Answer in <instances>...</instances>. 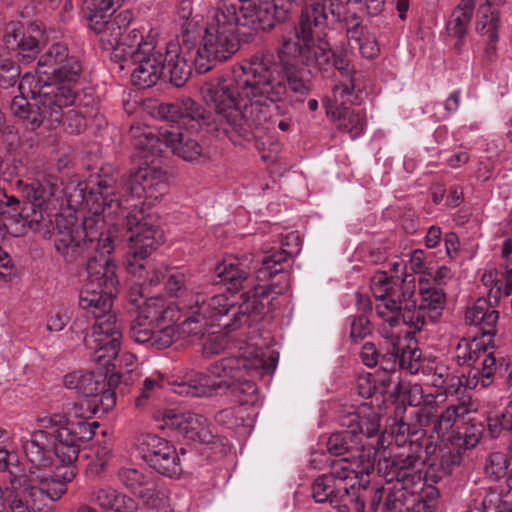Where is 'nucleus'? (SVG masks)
<instances>
[{"mask_svg":"<svg viewBox=\"0 0 512 512\" xmlns=\"http://www.w3.org/2000/svg\"><path fill=\"white\" fill-rule=\"evenodd\" d=\"M99 409L98 404H96V400L85 398L79 402L73 404L72 408L68 412L67 419L73 421H85L88 422L87 419H90L97 413Z\"/></svg>","mask_w":512,"mask_h":512,"instance_id":"6e6d98bb","label":"nucleus"},{"mask_svg":"<svg viewBox=\"0 0 512 512\" xmlns=\"http://www.w3.org/2000/svg\"><path fill=\"white\" fill-rule=\"evenodd\" d=\"M387 352L379 357L378 364L381 369L386 372H395L396 368L399 367L398 353L395 351L390 344V340H387Z\"/></svg>","mask_w":512,"mask_h":512,"instance_id":"774afa93","label":"nucleus"},{"mask_svg":"<svg viewBox=\"0 0 512 512\" xmlns=\"http://www.w3.org/2000/svg\"><path fill=\"white\" fill-rule=\"evenodd\" d=\"M389 329L391 328L388 324H383L381 333L387 340H390L393 349L397 351L399 368L406 370L410 374L418 373L421 368L422 353L418 349L416 342L408 339L410 332H407L406 336L401 338Z\"/></svg>","mask_w":512,"mask_h":512,"instance_id":"72a5a7b5","label":"nucleus"},{"mask_svg":"<svg viewBox=\"0 0 512 512\" xmlns=\"http://www.w3.org/2000/svg\"><path fill=\"white\" fill-rule=\"evenodd\" d=\"M505 259L504 271L501 275L500 284H498L499 288L496 290L491 288L488 293V298H493L495 304L498 303L501 296L508 297L512 294V257Z\"/></svg>","mask_w":512,"mask_h":512,"instance_id":"4d7b16f0","label":"nucleus"},{"mask_svg":"<svg viewBox=\"0 0 512 512\" xmlns=\"http://www.w3.org/2000/svg\"><path fill=\"white\" fill-rule=\"evenodd\" d=\"M475 4L476 0H460L446 23L448 35L457 38L454 48L458 53L461 52L464 45V39L468 33Z\"/></svg>","mask_w":512,"mask_h":512,"instance_id":"4c0bfd02","label":"nucleus"},{"mask_svg":"<svg viewBox=\"0 0 512 512\" xmlns=\"http://www.w3.org/2000/svg\"><path fill=\"white\" fill-rule=\"evenodd\" d=\"M30 209L31 212L23 218L24 225L40 233L43 237L49 236L52 227L51 211L56 210V207L33 206L30 203Z\"/></svg>","mask_w":512,"mask_h":512,"instance_id":"09e8293b","label":"nucleus"},{"mask_svg":"<svg viewBox=\"0 0 512 512\" xmlns=\"http://www.w3.org/2000/svg\"><path fill=\"white\" fill-rule=\"evenodd\" d=\"M194 45L195 41L189 43L188 47L171 41L164 47L165 70L170 75V81L177 87L183 86L191 76L194 56H187Z\"/></svg>","mask_w":512,"mask_h":512,"instance_id":"c85d7f7f","label":"nucleus"},{"mask_svg":"<svg viewBox=\"0 0 512 512\" xmlns=\"http://www.w3.org/2000/svg\"><path fill=\"white\" fill-rule=\"evenodd\" d=\"M362 75L341 78L339 84L333 88L335 107H347V104H359L360 94L363 90Z\"/></svg>","mask_w":512,"mask_h":512,"instance_id":"de8ad7c7","label":"nucleus"},{"mask_svg":"<svg viewBox=\"0 0 512 512\" xmlns=\"http://www.w3.org/2000/svg\"><path fill=\"white\" fill-rule=\"evenodd\" d=\"M300 244L299 235L292 232L282 239V247L271 248L265 251V255L262 258V266L257 271V278L263 280L283 273V264L287 263L293 254L299 253Z\"/></svg>","mask_w":512,"mask_h":512,"instance_id":"c756f323","label":"nucleus"},{"mask_svg":"<svg viewBox=\"0 0 512 512\" xmlns=\"http://www.w3.org/2000/svg\"><path fill=\"white\" fill-rule=\"evenodd\" d=\"M374 456L375 451L362 450V453L357 455L334 460L330 464V473L327 476H331L332 481L344 482L357 480L363 474L369 475L374 470Z\"/></svg>","mask_w":512,"mask_h":512,"instance_id":"2f4dec72","label":"nucleus"},{"mask_svg":"<svg viewBox=\"0 0 512 512\" xmlns=\"http://www.w3.org/2000/svg\"><path fill=\"white\" fill-rule=\"evenodd\" d=\"M508 468V461L505 454L493 452L489 455L485 465L486 474L494 476L496 479L503 477Z\"/></svg>","mask_w":512,"mask_h":512,"instance_id":"052dcab7","label":"nucleus"},{"mask_svg":"<svg viewBox=\"0 0 512 512\" xmlns=\"http://www.w3.org/2000/svg\"><path fill=\"white\" fill-rule=\"evenodd\" d=\"M359 47L361 55L367 59H373L379 54V47L376 38L373 35L360 34V39L354 40Z\"/></svg>","mask_w":512,"mask_h":512,"instance_id":"680f3d73","label":"nucleus"},{"mask_svg":"<svg viewBox=\"0 0 512 512\" xmlns=\"http://www.w3.org/2000/svg\"><path fill=\"white\" fill-rule=\"evenodd\" d=\"M26 195L33 206H54L58 192H60L57 179L53 176H44L42 180H36L25 185Z\"/></svg>","mask_w":512,"mask_h":512,"instance_id":"a18cd8bd","label":"nucleus"},{"mask_svg":"<svg viewBox=\"0 0 512 512\" xmlns=\"http://www.w3.org/2000/svg\"><path fill=\"white\" fill-rule=\"evenodd\" d=\"M137 450L141 458L157 473L178 478L182 472L179 454L174 445L154 434H144L138 438Z\"/></svg>","mask_w":512,"mask_h":512,"instance_id":"412c9836","label":"nucleus"},{"mask_svg":"<svg viewBox=\"0 0 512 512\" xmlns=\"http://www.w3.org/2000/svg\"><path fill=\"white\" fill-rule=\"evenodd\" d=\"M426 499L418 495L409 486L396 482L387 486L386 498L382 504V512H411V507Z\"/></svg>","mask_w":512,"mask_h":512,"instance_id":"ea45409f","label":"nucleus"},{"mask_svg":"<svg viewBox=\"0 0 512 512\" xmlns=\"http://www.w3.org/2000/svg\"><path fill=\"white\" fill-rule=\"evenodd\" d=\"M455 358L459 365H483L485 375L489 376L496 369L493 339L463 338L456 347Z\"/></svg>","mask_w":512,"mask_h":512,"instance_id":"a878e982","label":"nucleus"},{"mask_svg":"<svg viewBox=\"0 0 512 512\" xmlns=\"http://www.w3.org/2000/svg\"><path fill=\"white\" fill-rule=\"evenodd\" d=\"M328 11V4L307 3L294 27L295 38L283 37L277 59L271 53L253 55L257 64L254 75L272 105L285 101L293 104L292 98L303 102L310 94L311 82L303 78L302 66L324 71L334 68L341 78L361 74L351 67L346 51H333L326 42L315 43V36L327 26Z\"/></svg>","mask_w":512,"mask_h":512,"instance_id":"f03ea898","label":"nucleus"},{"mask_svg":"<svg viewBox=\"0 0 512 512\" xmlns=\"http://www.w3.org/2000/svg\"><path fill=\"white\" fill-rule=\"evenodd\" d=\"M31 94L30 99L16 96L11 102L13 114L31 126L39 128L46 124L49 128L59 125L65 114V108L74 104L76 93L73 86L61 82H35V77L24 75L19 88Z\"/></svg>","mask_w":512,"mask_h":512,"instance_id":"423d86ee","label":"nucleus"},{"mask_svg":"<svg viewBox=\"0 0 512 512\" xmlns=\"http://www.w3.org/2000/svg\"><path fill=\"white\" fill-rule=\"evenodd\" d=\"M445 447L440 448V459L438 462L432 457L436 451V446L429 442L425 445V453L430 455L426 461L431 467H437L440 477L450 475L456 466L462 462L463 451L456 445L449 444L448 441H443Z\"/></svg>","mask_w":512,"mask_h":512,"instance_id":"c03bdc74","label":"nucleus"},{"mask_svg":"<svg viewBox=\"0 0 512 512\" xmlns=\"http://www.w3.org/2000/svg\"><path fill=\"white\" fill-rule=\"evenodd\" d=\"M139 127H132L131 133L134 138V146L139 150H150L158 141H162L170 148L174 155L187 162H199L206 156L203 146L193 136L194 132L184 131L180 127L171 126L161 129L156 137L151 132L138 134Z\"/></svg>","mask_w":512,"mask_h":512,"instance_id":"dca6fc26","label":"nucleus"},{"mask_svg":"<svg viewBox=\"0 0 512 512\" xmlns=\"http://www.w3.org/2000/svg\"><path fill=\"white\" fill-rule=\"evenodd\" d=\"M326 113L338 130L349 133L353 139L363 134L366 119L360 112H356L348 107L330 106L327 108Z\"/></svg>","mask_w":512,"mask_h":512,"instance_id":"37998d69","label":"nucleus"},{"mask_svg":"<svg viewBox=\"0 0 512 512\" xmlns=\"http://www.w3.org/2000/svg\"><path fill=\"white\" fill-rule=\"evenodd\" d=\"M117 189V180L110 174H104L91 176L88 182L77 184L68 194L71 207H82L89 212L80 226L87 246L96 242L94 249L103 253L114 251L112 232L105 218L116 216L121 210Z\"/></svg>","mask_w":512,"mask_h":512,"instance_id":"20e7f679","label":"nucleus"},{"mask_svg":"<svg viewBox=\"0 0 512 512\" xmlns=\"http://www.w3.org/2000/svg\"><path fill=\"white\" fill-rule=\"evenodd\" d=\"M105 371L99 372H82L74 371L65 375L64 385L69 389H76L79 393L87 398H98V395L105 387L108 386Z\"/></svg>","mask_w":512,"mask_h":512,"instance_id":"58836bf2","label":"nucleus"},{"mask_svg":"<svg viewBox=\"0 0 512 512\" xmlns=\"http://www.w3.org/2000/svg\"><path fill=\"white\" fill-rule=\"evenodd\" d=\"M423 443L419 439L411 440L407 451L394 453L389 457L383 456L378 461V472L389 483L401 482L410 488L421 480L420 464Z\"/></svg>","mask_w":512,"mask_h":512,"instance_id":"6ab92c4d","label":"nucleus"},{"mask_svg":"<svg viewBox=\"0 0 512 512\" xmlns=\"http://www.w3.org/2000/svg\"><path fill=\"white\" fill-rule=\"evenodd\" d=\"M41 429L50 441L47 449L51 458L49 473L53 481H61L65 492L67 483L77 475L73 463L78 459L80 446L88 442L99 428L98 422L73 421L63 414H54L38 419Z\"/></svg>","mask_w":512,"mask_h":512,"instance_id":"39448f33","label":"nucleus"},{"mask_svg":"<svg viewBox=\"0 0 512 512\" xmlns=\"http://www.w3.org/2000/svg\"><path fill=\"white\" fill-rule=\"evenodd\" d=\"M155 327L136 317L131 323L130 336L136 343L161 350L171 346L183 334L181 324L179 326L166 325L158 331H154Z\"/></svg>","mask_w":512,"mask_h":512,"instance_id":"bb28decb","label":"nucleus"},{"mask_svg":"<svg viewBox=\"0 0 512 512\" xmlns=\"http://www.w3.org/2000/svg\"><path fill=\"white\" fill-rule=\"evenodd\" d=\"M238 3L218 0L209 11L201 47L194 55V67L199 74L212 69L216 61H225L239 49Z\"/></svg>","mask_w":512,"mask_h":512,"instance_id":"0eeeda50","label":"nucleus"},{"mask_svg":"<svg viewBox=\"0 0 512 512\" xmlns=\"http://www.w3.org/2000/svg\"><path fill=\"white\" fill-rule=\"evenodd\" d=\"M496 305L493 298H478L466 309L465 320L478 329L480 338L493 339L497 333L499 312L495 309Z\"/></svg>","mask_w":512,"mask_h":512,"instance_id":"473e14b6","label":"nucleus"},{"mask_svg":"<svg viewBox=\"0 0 512 512\" xmlns=\"http://www.w3.org/2000/svg\"><path fill=\"white\" fill-rule=\"evenodd\" d=\"M238 3L239 29H246L243 34L258 31H269L275 21H284L287 16H281L272 2L257 3L255 0H236Z\"/></svg>","mask_w":512,"mask_h":512,"instance_id":"b1692460","label":"nucleus"},{"mask_svg":"<svg viewBox=\"0 0 512 512\" xmlns=\"http://www.w3.org/2000/svg\"><path fill=\"white\" fill-rule=\"evenodd\" d=\"M251 271V260L247 256H228L215 266L214 274L228 291L237 293L249 287Z\"/></svg>","mask_w":512,"mask_h":512,"instance_id":"cd10ccee","label":"nucleus"},{"mask_svg":"<svg viewBox=\"0 0 512 512\" xmlns=\"http://www.w3.org/2000/svg\"><path fill=\"white\" fill-rule=\"evenodd\" d=\"M290 290V277L283 273L281 279L269 285H256L242 295V302L234 315L233 321L226 324L231 330L242 326L250 327L259 320L260 316L270 311V305L275 299L271 295H281Z\"/></svg>","mask_w":512,"mask_h":512,"instance_id":"f3484780","label":"nucleus"},{"mask_svg":"<svg viewBox=\"0 0 512 512\" xmlns=\"http://www.w3.org/2000/svg\"><path fill=\"white\" fill-rule=\"evenodd\" d=\"M125 0H84V8L88 11L89 27L96 33L105 50H112L111 59L114 61L126 60L124 44L126 34L134 27H130L132 14L129 10L121 11L111 17L108 12L119 8Z\"/></svg>","mask_w":512,"mask_h":512,"instance_id":"1a4fd4ad","label":"nucleus"},{"mask_svg":"<svg viewBox=\"0 0 512 512\" xmlns=\"http://www.w3.org/2000/svg\"><path fill=\"white\" fill-rule=\"evenodd\" d=\"M488 432L492 438H498L502 432L512 431V392L501 413H489L487 416Z\"/></svg>","mask_w":512,"mask_h":512,"instance_id":"8fccbe9b","label":"nucleus"},{"mask_svg":"<svg viewBox=\"0 0 512 512\" xmlns=\"http://www.w3.org/2000/svg\"><path fill=\"white\" fill-rule=\"evenodd\" d=\"M81 72L80 61L69 56L67 46L55 43L39 58L35 82H61L73 86Z\"/></svg>","mask_w":512,"mask_h":512,"instance_id":"aec40b11","label":"nucleus"},{"mask_svg":"<svg viewBox=\"0 0 512 512\" xmlns=\"http://www.w3.org/2000/svg\"><path fill=\"white\" fill-rule=\"evenodd\" d=\"M423 443L419 439L411 440L407 451L394 453L389 457L383 456L378 461V472L389 483L401 482L410 488L421 480L420 464Z\"/></svg>","mask_w":512,"mask_h":512,"instance_id":"a211bd4d","label":"nucleus"},{"mask_svg":"<svg viewBox=\"0 0 512 512\" xmlns=\"http://www.w3.org/2000/svg\"><path fill=\"white\" fill-rule=\"evenodd\" d=\"M181 317L180 308L176 305L166 304L160 297L148 299L139 310L137 318L146 323H151L162 328L166 325H174Z\"/></svg>","mask_w":512,"mask_h":512,"instance_id":"c9c22d12","label":"nucleus"},{"mask_svg":"<svg viewBox=\"0 0 512 512\" xmlns=\"http://www.w3.org/2000/svg\"><path fill=\"white\" fill-rule=\"evenodd\" d=\"M117 475L123 486L142 499L150 509L165 511L168 508L167 493L157 488L150 473L135 467H123Z\"/></svg>","mask_w":512,"mask_h":512,"instance_id":"5701e85b","label":"nucleus"},{"mask_svg":"<svg viewBox=\"0 0 512 512\" xmlns=\"http://www.w3.org/2000/svg\"><path fill=\"white\" fill-rule=\"evenodd\" d=\"M161 388V381L156 378L147 377L143 382V387L139 396L135 400L137 408H142L146 405L147 400L154 395V393Z\"/></svg>","mask_w":512,"mask_h":512,"instance_id":"e2e57ef3","label":"nucleus"},{"mask_svg":"<svg viewBox=\"0 0 512 512\" xmlns=\"http://www.w3.org/2000/svg\"><path fill=\"white\" fill-rule=\"evenodd\" d=\"M166 288L171 296L182 297L186 291V275L182 272L172 273L166 283Z\"/></svg>","mask_w":512,"mask_h":512,"instance_id":"69168bd1","label":"nucleus"},{"mask_svg":"<svg viewBox=\"0 0 512 512\" xmlns=\"http://www.w3.org/2000/svg\"><path fill=\"white\" fill-rule=\"evenodd\" d=\"M99 256L90 257L87 265V281L79 295L81 308H91L98 304L104 311L112 308L113 297L117 293L118 278L112 253L97 251Z\"/></svg>","mask_w":512,"mask_h":512,"instance_id":"f8f14e48","label":"nucleus"},{"mask_svg":"<svg viewBox=\"0 0 512 512\" xmlns=\"http://www.w3.org/2000/svg\"><path fill=\"white\" fill-rule=\"evenodd\" d=\"M6 44L10 47L16 46L22 58L30 61L39 52V39L34 35H26L23 28L12 23L7 27L5 36Z\"/></svg>","mask_w":512,"mask_h":512,"instance_id":"49530a36","label":"nucleus"},{"mask_svg":"<svg viewBox=\"0 0 512 512\" xmlns=\"http://www.w3.org/2000/svg\"><path fill=\"white\" fill-rule=\"evenodd\" d=\"M256 67L252 56L233 68L231 78L217 77L202 85L203 100L215 116L195 100L184 98L160 104L159 117L178 124L184 131L205 129L217 137L231 132L246 136L253 128L269 129L267 114L272 104L254 75Z\"/></svg>","mask_w":512,"mask_h":512,"instance_id":"f257e3e1","label":"nucleus"},{"mask_svg":"<svg viewBox=\"0 0 512 512\" xmlns=\"http://www.w3.org/2000/svg\"><path fill=\"white\" fill-rule=\"evenodd\" d=\"M374 297L380 301L376 306L377 314L383 324L390 328L400 325L402 298L408 300L416 291L415 277L412 274L388 276L385 271H377L370 281Z\"/></svg>","mask_w":512,"mask_h":512,"instance_id":"4468645a","label":"nucleus"},{"mask_svg":"<svg viewBox=\"0 0 512 512\" xmlns=\"http://www.w3.org/2000/svg\"><path fill=\"white\" fill-rule=\"evenodd\" d=\"M476 411L471 397L462 396L455 403L449 404L444 411L441 412L436 420L435 427L432 428V434H436L442 441H447V437L451 433L454 425L463 420L468 414Z\"/></svg>","mask_w":512,"mask_h":512,"instance_id":"f704fd0d","label":"nucleus"},{"mask_svg":"<svg viewBox=\"0 0 512 512\" xmlns=\"http://www.w3.org/2000/svg\"><path fill=\"white\" fill-rule=\"evenodd\" d=\"M495 372L496 369H493L489 376H486L483 365L471 366L467 375L463 376L465 378V387L469 389H476L479 386L486 388L492 383Z\"/></svg>","mask_w":512,"mask_h":512,"instance_id":"13d9d810","label":"nucleus"},{"mask_svg":"<svg viewBox=\"0 0 512 512\" xmlns=\"http://www.w3.org/2000/svg\"><path fill=\"white\" fill-rule=\"evenodd\" d=\"M500 27V12L491 5L485 3L478 8L476 19V31L486 36L488 40L487 54L494 53L496 43L499 39L498 31Z\"/></svg>","mask_w":512,"mask_h":512,"instance_id":"79ce46f5","label":"nucleus"},{"mask_svg":"<svg viewBox=\"0 0 512 512\" xmlns=\"http://www.w3.org/2000/svg\"><path fill=\"white\" fill-rule=\"evenodd\" d=\"M20 67L10 59L0 60V86L8 88L14 86L20 76Z\"/></svg>","mask_w":512,"mask_h":512,"instance_id":"bf43d9fd","label":"nucleus"},{"mask_svg":"<svg viewBox=\"0 0 512 512\" xmlns=\"http://www.w3.org/2000/svg\"><path fill=\"white\" fill-rule=\"evenodd\" d=\"M89 501L104 510L113 512H135L137 503L129 496L112 487L95 488L90 492Z\"/></svg>","mask_w":512,"mask_h":512,"instance_id":"a19ab883","label":"nucleus"},{"mask_svg":"<svg viewBox=\"0 0 512 512\" xmlns=\"http://www.w3.org/2000/svg\"><path fill=\"white\" fill-rule=\"evenodd\" d=\"M192 3L189 0L180 1L177 9V14L180 19L184 21L182 26V41L183 44L188 47L189 43L196 41L195 24L190 21L192 15Z\"/></svg>","mask_w":512,"mask_h":512,"instance_id":"864d4df0","label":"nucleus"},{"mask_svg":"<svg viewBox=\"0 0 512 512\" xmlns=\"http://www.w3.org/2000/svg\"><path fill=\"white\" fill-rule=\"evenodd\" d=\"M166 425L177 430L185 438L203 444H209L214 438L211 424L207 418L196 413H176L169 415Z\"/></svg>","mask_w":512,"mask_h":512,"instance_id":"7c9ffc66","label":"nucleus"},{"mask_svg":"<svg viewBox=\"0 0 512 512\" xmlns=\"http://www.w3.org/2000/svg\"><path fill=\"white\" fill-rule=\"evenodd\" d=\"M420 303L416 305L415 293L408 299L402 298L400 324L414 332L421 331L429 322L435 323L442 316L446 306L444 289L431 286L427 281H418Z\"/></svg>","mask_w":512,"mask_h":512,"instance_id":"2eb2a0df","label":"nucleus"},{"mask_svg":"<svg viewBox=\"0 0 512 512\" xmlns=\"http://www.w3.org/2000/svg\"><path fill=\"white\" fill-rule=\"evenodd\" d=\"M174 392L182 396L206 397L212 396L223 387L222 379L214 380L202 372L189 371L181 381H175Z\"/></svg>","mask_w":512,"mask_h":512,"instance_id":"e433bc0d","label":"nucleus"},{"mask_svg":"<svg viewBox=\"0 0 512 512\" xmlns=\"http://www.w3.org/2000/svg\"><path fill=\"white\" fill-rule=\"evenodd\" d=\"M168 174L161 167L145 166L131 171L123 180V189L132 197L144 199L141 206L135 205L125 218L128 238L126 265L130 273L144 269L143 261L164 241L163 233L155 215L147 213L144 204L155 205L168 192Z\"/></svg>","mask_w":512,"mask_h":512,"instance_id":"7ed1b4c3","label":"nucleus"},{"mask_svg":"<svg viewBox=\"0 0 512 512\" xmlns=\"http://www.w3.org/2000/svg\"><path fill=\"white\" fill-rule=\"evenodd\" d=\"M452 279V271L446 266H441L435 273L434 276L423 275L420 276L419 280L427 281L431 286L439 287L445 290V286L448 281Z\"/></svg>","mask_w":512,"mask_h":512,"instance_id":"338daca9","label":"nucleus"},{"mask_svg":"<svg viewBox=\"0 0 512 512\" xmlns=\"http://www.w3.org/2000/svg\"><path fill=\"white\" fill-rule=\"evenodd\" d=\"M483 434V429L480 425H471L465 429L464 434L451 433L447 437L449 444L456 445L463 452L467 449H472L477 446Z\"/></svg>","mask_w":512,"mask_h":512,"instance_id":"3c124183","label":"nucleus"},{"mask_svg":"<svg viewBox=\"0 0 512 512\" xmlns=\"http://www.w3.org/2000/svg\"><path fill=\"white\" fill-rule=\"evenodd\" d=\"M437 396L432 394H428L425 397V400L420 404V409L416 412L417 421L420 426L427 427L432 426L435 427L436 420H438L437 414Z\"/></svg>","mask_w":512,"mask_h":512,"instance_id":"5fc2aeb1","label":"nucleus"},{"mask_svg":"<svg viewBox=\"0 0 512 512\" xmlns=\"http://www.w3.org/2000/svg\"><path fill=\"white\" fill-rule=\"evenodd\" d=\"M371 332V324L367 316L359 315L354 317L351 328H350V336L351 338L357 342L365 338Z\"/></svg>","mask_w":512,"mask_h":512,"instance_id":"0e129e2a","label":"nucleus"},{"mask_svg":"<svg viewBox=\"0 0 512 512\" xmlns=\"http://www.w3.org/2000/svg\"><path fill=\"white\" fill-rule=\"evenodd\" d=\"M91 312L94 324L91 332L84 337L85 346L91 350V359L102 368L110 371L115 367L123 338L122 325L112 308L103 310L98 304L91 308H83Z\"/></svg>","mask_w":512,"mask_h":512,"instance_id":"9b49d317","label":"nucleus"},{"mask_svg":"<svg viewBox=\"0 0 512 512\" xmlns=\"http://www.w3.org/2000/svg\"><path fill=\"white\" fill-rule=\"evenodd\" d=\"M264 368L265 360L262 350L252 343L240 342L237 346V355L214 362L209 371L212 376L222 379L223 387L234 394L253 396L257 387L246 376Z\"/></svg>","mask_w":512,"mask_h":512,"instance_id":"9d476101","label":"nucleus"},{"mask_svg":"<svg viewBox=\"0 0 512 512\" xmlns=\"http://www.w3.org/2000/svg\"><path fill=\"white\" fill-rule=\"evenodd\" d=\"M126 60L135 66L131 82L141 89L153 87L165 71L164 46L158 43V33L150 29L133 28L126 34Z\"/></svg>","mask_w":512,"mask_h":512,"instance_id":"6e6552de","label":"nucleus"},{"mask_svg":"<svg viewBox=\"0 0 512 512\" xmlns=\"http://www.w3.org/2000/svg\"><path fill=\"white\" fill-rule=\"evenodd\" d=\"M362 412H346L340 416V425L345 428L342 432L331 434L327 441V450L335 456L362 453V450L374 448L363 442V437L371 438L377 435L380 428V416L376 412L361 415Z\"/></svg>","mask_w":512,"mask_h":512,"instance_id":"ddd939ff","label":"nucleus"},{"mask_svg":"<svg viewBox=\"0 0 512 512\" xmlns=\"http://www.w3.org/2000/svg\"><path fill=\"white\" fill-rule=\"evenodd\" d=\"M312 496L318 503L337 502L332 477L321 475L312 484Z\"/></svg>","mask_w":512,"mask_h":512,"instance_id":"603ef678","label":"nucleus"},{"mask_svg":"<svg viewBox=\"0 0 512 512\" xmlns=\"http://www.w3.org/2000/svg\"><path fill=\"white\" fill-rule=\"evenodd\" d=\"M54 232V247L67 263H74L89 249L83 238V231L72 219L57 215Z\"/></svg>","mask_w":512,"mask_h":512,"instance_id":"393cba45","label":"nucleus"},{"mask_svg":"<svg viewBox=\"0 0 512 512\" xmlns=\"http://www.w3.org/2000/svg\"><path fill=\"white\" fill-rule=\"evenodd\" d=\"M193 298L194 305L187 306L190 315L181 323V331L187 336L204 335L207 319L217 320L225 316L234 305L225 294L214 295L208 300L201 294H196Z\"/></svg>","mask_w":512,"mask_h":512,"instance_id":"4be33fe9","label":"nucleus"}]
</instances>
